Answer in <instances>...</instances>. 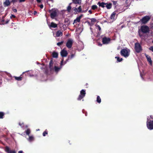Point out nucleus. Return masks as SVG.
Listing matches in <instances>:
<instances>
[{"label": "nucleus", "mask_w": 153, "mask_h": 153, "mask_svg": "<svg viewBox=\"0 0 153 153\" xmlns=\"http://www.w3.org/2000/svg\"><path fill=\"white\" fill-rule=\"evenodd\" d=\"M146 125L148 128L150 130L153 129V116H148L147 118Z\"/></svg>", "instance_id": "obj_1"}, {"label": "nucleus", "mask_w": 153, "mask_h": 153, "mask_svg": "<svg viewBox=\"0 0 153 153\" xmlns=\"http://www.w3.org/2000/svg\"><path fill=\"white\" fill-rule=\"evenodd\" d=\"M130 53V50L127 48L122 49L120 52L121 55L126 58L129 56Z\"/></svg>", "instance_id": "obj_2"}, {"label": "nucleus", "mask_w": 153, "mask_h": 153, "mask_svg": "<svg viewBox=\"0 0 153 153\" xmlns=\"http://www.w3.org/2000/svg\"><path fill=\"white\" fill-rule=\"evenodd\" d=\"M65 64L63 62V59H62L61 62L60 66L58 67L56 65H54L53 69L52 71H54L57 74L62 68V66Z\"/></svg>", "instance_id": "obj_3"}, {"label": "nucleus", "mask_w": 153, "mask_h": 153, "mask_svg": "<svg viewBox=\"0 0 153 153\" xmlns=\"http://www.w3.org/2000/svg\"><path fill=\"white\" fill-rule=\"evenodd\" d=\"M49 12L50 13L51 18L53 19L57 16V10L55 9H52L49 10Z\"/></svg>", "instance_id": "obj_4"}, {"label": "nucleus", "mask_w": 153, "mask_h": 153, "mask_svg": "<svg viewBox=\"0 0 153 153\" xmlns=\"http://www.w3.org/2000/svg\"><path fill=\"white\" fill-rule=\"evenodd\" d=\"M86 93L85 90L84 89H82L80 91V93L77 98L78 100H80L83 99L85 96Z\"/></svg>", "instance_id": "obj_5"}, {"label": "nucleus", "mask_w": 153, "mask_h": 153, "mask_svg": "<svg viewBox=\"0 0 153 153\" xmlns=\"http://www.w3.org/2000/svg\"><path fill=\"white\" fill-rule=\"evenodd\" d=\"M135 49L136 52L138 53L142 50L141 46L139 43L137 42L135 44Z\"/></svg>", "instance_id": "obj_6"}, {"label": "nucleus", "mask_w": 153, "mask_h": 153, "mask_svg": "<svg viewBox=\"0 0 153 153\" xmlns=\"http://www.w3.org/2000/svg\"><path fill=\"white\" fill-rule=\"evenodd\" d=\"M73 43V40L72 39H69L66 43V46L68 48H70L72 47Z\"/></svg>", "instance_id": "obj_7"}, {"label": "nucleus", "mask_w": 153, "mask_h": 153, "mask_svg": "<svg viewBox=\"0 0 153 153\" xmlns=\"http://www.w3.org/2000/svg\"><path fill=\"white\" fill-rule=\"evenodd\" d=\"M141 30L143 33H146L149 32V28L147 26H143L141 27Z\"/></svg>", "instance_id": "obj_8"}, {"label": "nucleus", "mask_w": 153, "mask_h": 153, "mask_svg": "<svg viewBox=\"0 0 153 153\" xmlns=\"http://www.w3.org/2000/svg\"><path fill=\"white\" fill-rule=\"evenodd\" d=\"M150 17L148 16H146L143 17L142 20V22L144 24H145L147 23L150 19Z\"/></svg>", "instance_id": "obj_9"}, {"label": "nucleus", "mask_w": 153, "mask_h": 153, "mask_svg": "<svg viewBox=\"0 0 153 153\" xmlns=\"http://www.w3.org/2000/svg\"><path fill=\"white\" fill-rule=\"evenodd\" d=\"M73 9L76 13H80L82 12V8L80 6L77 7H73Z\"/></svg>", "instance_id": "obj_10"}, {"label": "nucleus", "mask_w": 153, "mask_h": 153, "mask_svg": "<svg viewBox=\"0 0 153 153\" xmlns=\"http://www.w3.org/2000/svg\"><path fill=\"white\" fill-rule=\"evenodd\" d=\"M110 41V39L104 37L102 39V42L104 44H107L109 43Z\"/></svg>", "instance_id": "obj_11"}, {"label": "nucleus", "mask_w": 153, "mask_h": 153, "mask_svg": "<svg viewBox=\"0 0 153 153\" xmlns=\"http://www.w3.org/2000/svg\"><path fill=\"white\" fill-rule=\"evenodd\" d=\"M60 54L62 56L66 57L67 55L68 52L66 50H65V49H64L61 51Z\"/></svg>", "instance_id": "obj_12"}, {"label": "nucleus", "mask_w": 153, "mask_h": 153, "mask_svg": "<svg viewBox=\"0 0 153 153\" xmlns=\"http://www.w3.org/2000/svg\"><path fill=\"white\" fill-rule=\"evenodd\" d=\"M5 151L7 153H16V152L15 150H11L7 146L6 147Z\"/></svg>", "instance_id": "obj_13"}, {"label": "nucleus", "mask_w": 153, "mask_h": 153, "mask_svg": "<svg viewBox=\"0 0 153 153\" xmlns=\"http://www.w3.org/2000/svg\"><path fill=\"white\" fill-rule=\"evenodd\" d=\"M75 56V54H72L70 56H69L68 57V59L64 62V64H66L69 60L73 58Z\"/></svg>", "instance_id": "obj_14"}, {"label": "nucleus", "mask_w": 153, "mask_h": 153, "mask_svg": "<svg viewBox=\"0 0 153 153\" xmlns=\"http://www.w3.org/2000/svg\"><path fill=\"white\" fill-rule=\"evenodd\" d=\"M145 56L146 57L147 61L149 62V63L151 65H152V62L151 60V57L146 54H145Z\"/></svg>", "instance_id": "obj_15"}, {"label": "nucleus", "mask_w": 153, "mask_h": 153, "mask_svg": "<svg viewBox=\"0 0 153 153\" xmlns=\"http://www.w3.org/2000/svg\"><path fill=\"white\" fill-rule=\"evenodd\" d=\"M54 65H55L53 64L52 60H51L49 62V68L51 71H52L53 69Z\"/></svg>", "instance_id": "obj_16"}, {"label": "nucleus", "mask_w": 153, "mask_h": 153, "mask_svg": "<svg viewBox=\"0 0 153 153\" xmlns=\"http://www.w3.org/2000/svg\"><path fill=\"white\" fill-rule=\"evenodd\" d=\"M49 27H51L56 28L57 27V25L55 23L53 22H52L50 25H48Z\"/></svg>", "instance_id": "obj_17"}, {"label": "nucleus", "mask_w": 153, "mask_h": 153, "mask_svg": "<svg viewBox=\"0 0 153 153\" xmlns=\"http://www.w3.org/2000/svg\"><path fill=\"white\" fill-rule=\"evenodd\" d=\"M116 14V13L115 12H113L111 14L110 17V18L111 19L113 20H114L115 19V15Z\"/></svg>", "instance_id": "obj_18"}, {"label": "nucleus", "mask_w": 153, "mask_h": 153, "mask_svg": "<svg viewBox=\"0 0 153 153\" xmlns=\"http://www.w3.org/2000/svg\"><path fill=\"white\" fill-rule=\"evenodd\" d=\"M72 4H80L81 2V0H72Z\"/></svg>", "instance_id": "obj_19"}, {"label": "nucleus", "mask_w": 153, "mask_h": 153, "mask_svg": "<svg viewBox=\"0 0 153 153\" xmlns=\"http://www.w3.org/2000/svg\"><path fill=\"white\" fill-rule=\"evenodd\" d=\"M10 2L9 0H5L4 2V4L5 7H7L10 5Z\"/></svg>", "instance_id": "obj_20"}, {"label": "nucleus", "mask_w": 153, "mask_h": 153, "mask_svg": "<svg viewBox=\"0 0 153 153\" xmlns=\"http://www.w3.org/2000/svg\"><path fill=\"white\" fill-rule=\"evenodd\" d=\"M106 3L102 2L100 3L99 2L97 4L99 5L100 7H101L102 8H104L105 7Z\"/></svg>", "instance_id": "obj_21"}, {"label": "nucleus", "mask_w": 153, "mask_h": 153, "mask_svg": "<svg viewBox=\"0 0 153 153\" xmlns=\"http://www.w3.org/2000/svg\"><path fill=\"white\" fill-rule=\"evenodd\" d=\"M81 18V16H80L79 17H77L76 19L74 20L73 24H74V23H76L77 22H79L80 21V19Z\"/></svg>", "instance_id": "obj_22"}, {"label": "nucleus", "mask_w": 153, "mask_h": 153, "mask_svg": "<svg viewBox=\"0 0 153 153\" xmlns=\"http://www.w3.org/2000/svg\"><path fill=\"white\" fill-rule=\"evenodd\" d=\"M6 71H0V75L3 77L6 78L5 75H6Z\"/></svg>", "instance_id": "obj_23"}, {"label": "nucleus", "mask_w": 153, "mask_h": 153, "mask_svg": "<svg viewBox=\"0 0 153 153\" xmlns=\"http://www.w3.org/2000/svg\"><path fill=\"white\" fill-rule=\"evenodd\" d=\"M56 36L58 37L61 36L62 35V33L61 31L59 30L56 32Z\"/></svg>", "instance_id": "obj_24"}, {"label": "nucleus", "mask_w": 153, "mask_h": 153, "mask_svg": "<svg viewBox=\"0 0 153 153\" xmlns=\"http://www.w3.org/2000/svg\"><path fill=\"white\" fill-rule=\"evenodd\" d=\"M112 6V4L111 3L108 4L106 3L105 6L106 7L107 9H110L111 8Z\"/></svg>", "instance_id": "obj_25"}, {"label": "nucleus", "mask_w": 153, "mask_h": 153, "mask_svg": "<svg viewBox=\"0 0 153 153\" xmlns=\"http://www.w3.org/2000/svg\"><path fill=\"white\" fill-rule=\"evenodd\" d=\"M52 56L53 58H56L58 56V53L54 52L52 53Z\"/></svg>", "instance_id": "obj_26"}, {"label": "nucleus", "mask_w": 153, "mask_h": 153, "mask_svg": "<svg viewBox=\"0 0 153 153\" xmlns=\"http://www.w3.org/2000/svg\"><path fill=\"white\" fill-rule=\"evenodd\" d=\"M72 4V3H70L69 4V6L67 7V10L68 12L70 11L71 10V5Z\"/></svg>", "instance_id": "obj_27"}, {"label": "nucleus", "mask_w": 153, "mask_h": 153, "mask_svg": "<svg viewBox=\"0 0 153 153\" xmlns=\"http://www.w3.org/2000/svg\"><path fill=\"white\" fill-rule=\"evenodd\" d=\"M13 77L15 78L16 80L18 81H21L22 79V77L20 76L17 77L16 76H14Z\"/></svg>", "instance_id": "obj_28"}, {"label": "nucleus", "mask_w": 153, "mask_h": 153, "mask_svg": "<svg viewBox=\"0 0 153 153\" xmlns=\"http://www.w3.org/2000/svg\"><path fill=\"white\" fill-rule=\"evenodd\" d=\"M96 101H97V102L98 103H101V99L100 98V97L99 96H98L97 97V99Z\"/></svg>", "instance_id": "obj_29"}, {"label": "nucleus", "mask_w": 153, "mask_h": 153, "mask_svg": "<svg viewBox=\"0 0 153 153\" xmlns=\"http://www.w3.org/2000/svg\"><path fill=\"white\" fill-rule=\"evenodd\" d=\"M27 140L29 142H31L34 140V137L32 136H30Z\"/></svg>", "instance_id": "obj_30"}, {"label": "nucleus", "mask_w": 153, "mask_h": 153, "mask_svg": "<svg viewBox=\"0 0 153 153\" xmlns=\"http://www.w3.org/2000/svg\"><path fill=\"white\" fill-rule=\"evenodd\" d=\"M115 58L117 59V61L118 62H120L123 60V59L122 58H120L116 56L115 57Z\"/></svg>", "instance_id": "obj_31"}, {"label": "nucleus", "mask_w": 153, "mask_h": 153, "mask_svg": "<svg viewBox=\"0 0 153 153\" xmlns=\"http://www.w3.org/2000/svg\"><path fill=\"white\" fill-rule=\"evenodd\" d=\"M4 114L3 112H0V119H2L3 118V116Z\"/></svg>", "instance_id": "obj_32"}, {"label": "nucleus", "mask_w": 153, "mask_h": 153, "mask_svg": "<svg viewBox=\"0 0 153 153\" xmlns=\"http://www.w3.org/2000/svg\"><path fill=\"white\" fill-rule=\"evenodd\" d=\"M26 133V134L28 135H29V134L30 133V131L29 129H28L27 130L25 131Z\"/></svg>", "instance_id": "obj_33"}, {"label": "nucleus", "mask_w": 153, "mask_h": 153, "mask_svg": "<svg viewBox=\"0 0 153 153\" xmlns=\"http://www.w3.org/2000/svg\"><path fill=\"white\" fill-rule=\"evenodd\" d=\"M63 42H64L63 41H62L60 42H58L57 43V45L58 46H60V45H62V44H63Z\"/></svg>", "instance_id": "obj_34"}, {"label": "nucleus", "mask_w": 153, "mask_h": 153, "mask_svg": "<svg viewBox=\"0 0 153 153\" xmlns=\"http://www.w3.org/2000/svg\"><path fill=\"white\" fill-rule=\"evenodd\" d=\"M97 8V6L96 5H93L92 6L91 8L93 10H95Z\"/></svg>", "instance_id": "obj_35"}, {"label": "nucleus", "mask_w": 153, "mask_h": 153, "mask_svg": "<svg viewBox=\"0 0 153 153\" xmlns=\"http://www.w3.org/2000/svg\"><path fill=\"white\" fill-rule=\"evenodd\" d=\"M95 26H96V28L98 29L99 30H101V28L100 26L97 25H96Z\"/></svg>", "instance_id": "obj_36"}, {"label": "nucleus", "mask_w": 153, "mask_h": 153, "mask_svg": "<svg viewBox=\"0 0 153 153\" xmlns=\"http://www.w3.org/2000/svg\"><path fill=\"white\" fill-rule=\"evenodd\" d=\"M19 125L22 127L23 128L24 127V124L23 123H21L19 122Z\"/></svg>", "instance_id": "obj_37"}, {"label": "nucleus", "mask_w": 153, "mask_h": 153, "mask_svg": "<svg viewBox=\"0 0 153 153\" xmlns=\"http://www.w3.org/2000/svg\"><path fill=\"white\" fill-rule=\"evenodd\" d=\"M91 22H94L96 21V19L95 18H91L90 19Z\"/></svg>", "instance_id": "obj_38"}, {"label": "nucleus", "mask_w": 153, "mask_h": 153, "mask_svg": "<svg viewBox=\"0 0 153 153\" xmlns=\"http://www.w3.org/2000/svg\"><path fill=\"white\" fill-rule=\"evenodd\" d=\"M6 75H7L9 77H12L11 75L9 73H8L7 72H6Z\"/></svg>", "instance_id": "obj_39"}, {"label": "nucleus", "mask_w": 153, "mask_h": 153, "mask_svg": "<svg viewBox=\"0 0 153 153\" xmlns=\"http://www.w3.org/2000/svg\"><path fill=\"white\" fill-rule=\"evenodd\" d=\"M47 134L48 132L46 131H45L43 133V136H45Z\"/></svg>", "instance_id": "obj_40"}, {"label": "nucleus", "mask_w": 153, "mask_h": 153, "mask_svg": "<svg viewBox=\"0 0 153 153\" xmlns=\"http://www.w3.org/2000/svg\"><path fill=\"white\" fill-rule=\"evenodd\" d=\"M149 49L150 50L153 52V46H152L150 47V48H149Z\"/></svg>", "instance_id": "obj_41"}, {"label": "nucleus", "mask_w": 153, "mask_h": 153, "mask_svg": "<svg viewBox=\"0 0 153 153\" xmlns=\"http://www.w3.org/2000/svg\"><path fill=\"white\" fill-rule=\"evenodd\" d=\"M15 16L14 15H13V14H12L10 16V18H12V17H13V18H15Z\"/></svg>", "instance_id": "obj_42"}, {"label": "nucleus", "mask_w": 153, "mask_h": 153, "mask_svg": "<svg viewBox=\"0 0 153 153\" xmlns=\"http://www.w3.org/2000/svg\"><path fill=\"white\" fill-rule=\"evenodd\" d=\"M94 24V23L93 22H92L91 21V22H90V26H93Z\"/></svg>", "instance_id": "obj_43"}, {"label": "nucleus", "mask_w": 153, "mask_h": 153, "mask_svg": "<svg viewBox=\"0 0 153 153\" xmlns=\"http://www.w3.org/2000/svg\"><path fill=\"white\" fill-rule=\"evenodd\" d=\"M13 10L14 12H17V10L16 9H13Z\"/></svg>", "instance_id": "obj_44"}, {"label": "nucleus", "mask_w": 153, "mask_h": 153, "mask_svg": "<svg viewBox=\"0 0 153 153\" xmlns=\"http://www.w3.org/2000/svg\"><path fill=\"white\" fill-rule=\"evenodd\" d=\"M37 13V12L36 11H34V12H33V14L35 15H36V13Z\"/></svg>", "instance_id": "obj_45"}, {"label": "nucleus", "mask_w": 153, "mask_h": 153, "mask_svg": "<svg viewBox=\"0 0 153 153\" xmlns=\"http://www.w3.org/2000/svg\"><path fill=\"white\" fill-rule=\"evenodd\" d=\"M25 1V0H19V1L20 2H24Z\"/></svg>", "instance_id": "obj_46"}, {"label": "nucleus", "mask_w": 153, "mask_h": 153, "mask_svg": "<svg viewBox=\"0 0 153 153\" xmlns=\"http://www.w3.org/2000/svg\"><path fill=\"white\" fill-rule=\"evenodd\" d=\"M9 20H7L6 21V22H5V23L6 24H7L9 22Z\"/></svg>", "instance_id": "obj_47"}, {"label": "nucleus", "mask_w": 153, "mask_h": 153, "mask_svg": "<svg viewBox=\"0 0 153 153\" xmlns=\"http://www.w3.org/2000/svg\"><path fill=\"white\" fill-rule=\"evenodd\" d=\"M40 7L41 8H42L43 7V6L42 4H41L40 5Z\"/></svg>", "instance_id": "obj_48"}, {"label": "nucleus", "mask_w": 153, "mask_h": 153, "mask_svg": "<svg viewBox=\"0 0 153 153\" xmlns=\"http://www.w3.org/2000/svg\"><path fill=\"white\" fill-rule=\"evenodd\" d=\"M36 1L38 3H40L41 2L40 0H36Z\"/></svg>", "instance_id": "obj_49"}, {"label": "nucleus", "mask_w": 153, "mask_h": 153, "mask_svg": "<svg viewBox=\"0 0 153 153\" xmlns=\"http://www.w3.org/2000/svg\"><path fill=\"white\" fill-rule=\"evenodd\" d=\"M23 151H20L18 152V153H22Z\"/></svg>", "instance_id": "obj_50"}, {"label": "nucleus", "mask_w": 153, "mask_h": 153, "mask_svg": "<svg viewBox=\"0 0 153 153\" xmlns=\"http://www.w3.org/2000/svg\"><path fill=\"white\" fill-rule=\"evenodd\" d=\"M87 22L88 25L90 26V22Z\"/></svg>", "instance_id": "obj_51"}, {"label": "nucleus", "mask_w": 153, "mask_h": 153, "mask_svg": "<svg viewBox=\"0 0 153 153\" xmlns=\"http://www.w3.org/2000/svg\"><path fill=\"white\" fill-rule=\"evenodd\" d=\"M88 12L90 13V14H91L92 13V11L91 10H89Z\"/></svg>", "instance_id": "obj_52"}, {"label": "nucleus", "mask_w": 153, "mask_h": 153, "mask_svg": "<svg viewBox=\"0 0 153 153\" xmlns=\"http://www.w3.org/2000/svg\"><path fill=\"white\" fill-rule=\"evenodd\" d=\"M117 3V2H116V1H114L113 2V4H115Z\"/></svg>", "instance_id": "obj_53"}, {"label": "nucleus", "mask_w": 153, "mask_h": 153, "mask_svg": "<svg viewBox=\"0 0 153 153\" xmlns=\"http://www.w3.org/2000/svg\"><path fill=\"white\" fill-rule=\"evenodd\" d=\"M16 0H12V1L13 2H16Z\"/></svg>", "instance_id": "obj_54"}, {"label": "nucleus", "mask_w": 153, "mask_h": 153, "mask_svg": "<svg viewBox=\"0 0 153 153\" xmlns=\"http://www.w3.org/2000/svg\"><path fill=\"white\" fill-rule=\"evenodd\" d=\"M90 29H91V32H92V33H93V31H92V28H91V27L90 28Z\"/></svg>", "instance_id": "obj_55"}, {"label": "nucleus", "mask_w": 153, "mask_h": 153, "mask_svg": "<svg viewBox=\"0 0 153 153\" xmlns=\"http://www.w3.org/2000/svg\"><path fill=\"white\" fill-rule=\"evenodd\" d=\"M140 76H141V77H142V79H143V78L142 76V75L141 74H140Z\"/></svg>", "instance_id": "obj_56"}, {"label": "nucleus", "mask_w": 153, "mask_h": 153, "mask_svg": "<svg viewBox=\"0 0 153 153\" xmlns=\"http://www.w3.org/2000/svg\"><path fill=\"white\" fill-rule=\"evenodd\" d=\"M39 129H36V131H39Z\"/></svg>", "instance_id": "obj_57"}, {"label": "nucleus", "mask_w": 153, "mask_h": 153, "mask_svg": "<svg viewBox=\"0 0 153 153\" xmlns=\"http://www.w3.org/2000/svg\"><path fill=\"white\" fill-rule=\"evenodd\" d=\"M1 83H2V82H0V85L1 84Z\"/></svg>", "instance_id": "obj_58"}, {"label": "nucleus", "mask_w": 153, "mask_h": 153, "mask_svg": "<svg viewBox=\"0 0 153 153\" xmlns=\"http://www.w3.org/2000/svg\"><path fill=\"white\" fill-rule=\"evenodd\" d=\"M99 45H100V46H101L102 45V44H100Z\"/></svg>", "instance_id": "obj_59"}, {"label": "nucleus", "mask_w": 153, "mask_h": 153, "mask_svg": "<svg viewBox=\"0 0 153 153\" xmlns=\"http://www.w3.org/2000/svg\"><path fill=\"white\" fill-rule=\"evenodd\" d=\"M26 127H27V126H26Z\"/></svg>", "instance_id": "obj_60"}, {"label": "nucleus", "mask_w": 153, "mask_h": 153, "mask_svg": "<svg viewBox=\"0 0 153 153\" xmlns=\"http://www.w3.org/2000/svg\"><path fill=\"white\" fill-rule=\"evenodd\" d=\"M152 43H153V41H152Z\"/></svg>", "instance_id": "obj_61"}, {"label": "nucleus", "mask_w": 153, "mask_h": 153, "mask_svg": "<svg viewBox=\"0 0 153 153\" xmlns=\"http://www.w3.org/2000/svg\"><path fill=\"white\" fill-rule=\"evenodd\" d=\"M51 0L52 1V0Z\"/></svg>", "instance_id": "obj_62"}]
</instances>
